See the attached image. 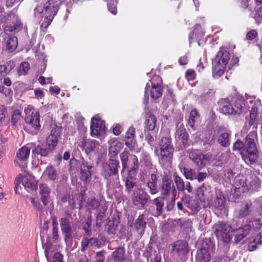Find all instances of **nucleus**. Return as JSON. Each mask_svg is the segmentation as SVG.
<instances>
[{"label": "nucleus", "mask_w": 262, "mask_h": 262, "mask_svg": "<svg viewBox=\"0 0 262 262\" xmlns=\"http://www.w3.org/2000/svg\"><path fill=\"white\" fill-rule=\"evenodd\" d=\"M258 142L256 131L251 132L246 137L245 143L237 140L233 145V150H241L243 159L247 164H253L258 158L259 153L256 146Z\"/></svg>", "instance_id": "f257e3e1"}, {"label": "nucleus", "mask_w": 262, "mask_h": 262, "mask_svg": "<svg viewBox=\"0 0 262 262\" xmlns=\"http://www.w3.org/2000/svg\"><path fill=\"white\" fill-rule=\"evenodd\" d=\"M159 148H155V152L159 157L161 164L168 166L172 161L174 149L168 133L166 136L162 137L159 142Z\"/></svg>", "instance_id": "f03ea898"}, {"label": "nucleus", "mask_w": 262, "mask_h": 262, "mask_svg": "<svg viewBox=\"0 0 262 262\" xmlns=\"http://www.w3.org/2000/svg\"><path fill=\"white\" fill-rule=\"evenodd\" d=\"M230 58V55L228 49L224 47L221 48L212 62L213 77L218 78L223 75Z\"/></svg>", "instance_id": "7ed1b4c3"}, {"label": "nucleus", "mask_w": 262, "mask_h": 262, "mask_svg": "<svg viewBox=\"0 0 262 262\" xmlns=\"http://www.w3.org/2000/svg\"><path fill=\"white\" fill-rule=\"evenodd\" d=\"M26 116L25 120L28 124V127L32 130L31 133L32 134H37L40 127V116L39 113L34 110L32 106L29 105L27 108L25 110Z\"/></svg>", "instance_id": "20e7f679"}, {"label": "nucleus", "mask_w": 262, "mask_h": 262, "mask_svg": "<svg viewBox=\"0 0 262 262\" xmlns=\"http://www.w3.org/2000/svg\"><path fill=\"white\" fill-rule=\"evenodd\" d=\"M87 207L89 210H98L97 215V224L102 223L104 215L107 209L105 201L101 199H89L86 202Z\"/></svg>", "instance_id": "39448f33"}, {"label": "nucleus", "mask_w": 262, "mask_h": 262, "mask_svg": "<svg viewBox=\"0 0 262 262\" xmlns=\"http://www.w3.org/2000/svg\"><path fill=\"white\" fill-rule=\"evenodd\" d=\"M214 233L219 240L228 243L232 236L231 227L224 223L219 222L214 226Z\"/></svg>", "instance_id": "423d86ee"}, {"label": "nucleus", "mask_w": 262, "mask_h": 262, "mask_svg": "<svg viewBox=\"0 0 262 262\" xmlns=\"http://www.w3.org/2000/svg\"><path fill=\"white\" fill-rule=\"evenodd\" d=\"M213 245L209 239L203 240L196 255V262H209L211 258Z\"/></svg>", "instance_id": "0eeeda50"}, {"label": "nucleus", "mask_w": 262, "mask_h": 262, "mask_svg": "<svg viewBox=\"0 0 262 262\" xmlns=\"http://www.w3.org/2000/svg\"><path fill=\"white\" fill-rule=\"evenodd\" d=\"M21 182H22L24 187L28 192L36 189L37 187L34 176L29 173H27L24 177L19 174L15 181V191L16 193H19L18 187Z\"/></svg>", "instance_id": "6e6552de"}, {"label": "nucleus", "mask_w": 262, "mask_h": 262, "mask_svg": "<svg viewBox=\"0 0 262 262\" xmlns=\"http://www.w3.org/2000/svg\"><path fill=\"white\" fill-rule=\"evenodd\" d=\"M59 223L66 244L67 246L71 247L73 244V230L69 217L61 218Z\"/></svg>", "instance_id": "1a4fd4ad"}, {"label": "nucleus", "mask_w": 262, "mask_h": 262, "mask_svg": "<svg viewBox=\"0 0 262 262\" xmlns=\"http://www.w3.org/2000/svg\"><path fill=\"white\" fill-rule=\"evenodd\" d=\"M149 196L142 189H137L134 191L132 201L138 209H142L147 203Z\"/></svg>", "instance_id": "9d476101"}, {"label": "nucleus", "mask_w": 262, "mask_h": 262, "mask_svg": "<svg viewBox=\"0 0 262 262\" xmlns=\"http://www.w3.org/2000/svg\"><path fill=\"white\" fill-rule=\"evenodd\" d=\"M171 246L172 252L174 255L181 259H183L189 251L188 243L184 241H177L173 243Z\"/></svg>", "instance_id": "9b49d317"}, {"label": "nucleus", "mask_w": 262, "mask_h": 262, "mask_svg": "<svg viewBox=\"0 0 262 262\" xmlns=\"http://www.w3.org/2000/svg\"><path fill=\"white\" fill-rule=\"evenodd\" d=\"M91 134L92 136H102L105 131L104 122L100 119L93 117L91 125Z\"/></svg>", "instance_id": "f8f14e48"}, {"label": "nucleus", "mask_w": 262, "mask_h": 262, "mask_svg": "<svg viewBox=\"0 0 262 262\" xmlns=\"http://www.w3.org/2000/svg\"><path fill=\"white\" fill-rule=\"evenodd\" d=\"M254 208L250 201H245L242 202L239 207L236 209L235 213L239 218L247 217L251 214Z\"/></svg>", "instance_id": "ddd939ff"}, {"label": "nucleus", "mask_w": 262, "mask_h": 262, "mask_svg": "<svg viewBox=\"0 0 262 262\" xmlns=\"http://www.w3.org/2000/svg\"><path fill=\"white\" fill-rule=\"evenodd\" d=\"M51 189L47 184L40 183L39 184V194L40 200L44 206L50 203L51 201Z\"/></svg>", "instance_id": "4468645a"}, {"label": "nucleus", "mask_w": 262, "mask_h": 262, "mask_svg": "<svg viewBox=\"0 0 262 262\" xmlns=\"http://www.w3.org/2000/svg\"><path fill=\"white\" fill-rule=\"evenodd\" d=\"M161 83V79L159 76L154 77L151 81L150 96L152 98L156 99L162 96L163 90Z\"/></svg>", "instance_id": "2eb2a0df"}, {"label": "nucleus", "mask_w": 262, "mask_h": 262, "mask_svg": "<svg viewBox=\"0 0 262 262\" xmlns=\"http://www.w3.org/2000/svg\"><path fill=\"white\" fill-rule=\"evenodd\" d=\"M121 162L122 163L123 168L125 169L128 167L127 162L128 159L132 161L133 165L130 168V170H136L138 168V160L137 157L135 155H129L127 151H124L120 155Z\"/></svg>", "instance_id": "dca6fc26"}, {"label": "nucleus", "mask_w": 262, "mask_h": 262, "mask_svg": "<svg viewBox=\"0 0 262 262\" xmlns=\"http://www.w3.org/2000/svg\"><path fill=\"white\" fill-rule=\"evenodd\" d=\"M188 135L183 126L180 125L176 130L175 139L181 147H186L188 142Z\"/></svg>", "instance_id": "f3484780"}, {"label": "nucleus", "mask_w": 262, "mask_h": 262, "mask_svg": "<svg viewBox=\"0 0 262 262\" xmlns=\"http://www.w3.org/2000/svg\"><path fill=\"white\" fill-rule=\"evenodd\" d=\"M93 166L89 165L86 162H83L80 167V180L84 183H86L91 180L92 169Z\"/></svg>", "instance_id": "a211bd4d"}, {"label": "nucleus", "mask_w": 262, "mask_h": 262, "mask_svg": "<svg viewBox=\"0 0 262 262\" xmlns=\"http://www.w3.org/2000/svg\"><path fill=\"white\" fill-rule=\"evenodd\" d=\"M210 156L208 155H203L192 151L189 154V158L195 163L199 169H202L205 165L204 160L209 159Z\"/></svg>", "instance_id": "6ab92c4d"}, {"label": "nucleus", "mask_w": 262, "mask_h": 262, "mask_svg": "<svg viewBox=\"0 0 262 262\" xmlns=\"http://www.w3.org/2000/svg\"><path fill=\"white\" fill-rule=\"evenodd\" d=\"M219 104L220 110L222 113L226 115H233V112H234V111L233 107H231V100H230L228 98L222 99L219 102ZM237 108L238 107H236L235 109L237 110L236 112L239 111Z\"/></svg>", "instance_id": "aec40b11"}, {"label": "nucleus", "mask_w": 262, "mask_h": 262, "mask_svg": "<svg viewBox=\"0 0 262 262\" xmlns=\"http://www.w3.org/2000/svg\"><path fill=\"white\" fill-rule=\"evenodd\" d=\"M59 128L57 127L53 128L51 131L50 135L47 138L46 144L53 149L57 145L59 137Z\"/></svg>", "instance_id": "412c9836"}, {"label": "nucleus", "mask_w": 262, "mask_h": 262, "mask_svg": "<svg viewBox=\"0 0 262 262\" xmlns=\"http://www.w3.org/2000/svg\"><path fill=\"white\" fill-rule=\"evenodd\" d=\"M226 199L222 192H219L216 194V199L214 202V207L215 210L220 211L219 213H227L226 208L225 207Z\"/></svg>", "instance_id": "4be33fe9"}, {"label": "nucleus", "mask_w": 262, "mask_h": 262, "mask_svg": "<svg viewBox=\"0 0 262 262\" xmlns=\"http://www.w3.org/2000/svg\"><path fill=\"white\" fill-rule=\"evenodd\" d=\"M33 143H29L26 145L23 146L17 151L16 157L20 160L25 161L29 158L30 150L34 147Z\"/></svg>", "instance_id": "5701e85b"}, {"label": "nucleus", "mask_w": 262, "mask_h": 262, "mask_svg": "<svg viewBox=\"0 0 262 262\" xmlns=\"http://www.w3.org/2000/svg\"><path fill=\"white\" fill-rule=\"evenodd\" d=\"M109 147V155L111 157L116 156L121 149L123 147V143L118 141L116 138H112L110 139L108 142Z\"/></svg>", "instance_id": "b1692460"}, {"label": "nucleus", "mask_w": 262, "mask_h": 262, "mask_svg": "<svg viewBox=\"0 0 262 262\" xmlns=\"http://www.w3.org/2000/svg\"><path fill=\"white\" fill-rule=\"evenodd\" d=\"M251 228L250 225H246L236 230L234 234L235 243L237 244L246 237L251 230Z\"/></svg>", "instance_id": "393cba45"}, {"label": "nucleus", "mask_w": 262, "mask_h": 262, "mask_svg": "<svg viewBox=\"0 0 262 262\" xmlns=\"http://www.w3.org/2000/svg\"><path fill=\"white\" fill-rule=\"evenodd\" d=\"M211 191V187L209 185L204 183L198 188L196 190V194L200 201H204L206 199H208V197L210 195Z\"/></svg>", "instance_id": "a878e982"}, {"label": "nucleus", "mask_w": 262, "mask_h": 262, "mask_svg": "<svg viewBox=\"0 0 262 262\" xmlns=\"http://www.w3.org/2000/svg\"><path fill=\"white\" fill-rule=\"evenodd\" d=\"M147 217L146 215L143 213L139 216L136 220L134 226L137 232L140 234H142L146 228Z\"/></svg>", "instance_id": "bb28decb"}, {"label": "nucleus", "mask_w": 262, "mask_h": 262, "mask_svg": "<svg viewBox=\"0 0 262 262\" xmlns=\"http://www.w3.org/2000/svg\"><path fill=\"white\" fill-rule=\"evenodd\" d=\"M245 106V101L244 99L241 98H233L231 99V107L234 109V111H236L235 110L236 107H238V109L239 111L238 112H233V115L240 114L243 111V108Z\"/></svg>", "instance_id": "cd10ccee"}, {"label": "nucleus", "mask_w": 262, "mask_h": 262, "mask_svg": "<svg viewBox=\"0 0 262 262\" xmlns=\"http://www.w3.org/2000/svg\"><path fill=\"white\" fill-rule=\"evenodd\" d=\"M147 185L151 194H155L158 192L157 188V177L155 174L152 173L150 175V178L148 180Z\"/></svg>", "instance_id": "c85d7f7f"}, {"label": "nucleus", "mask_w": 262, "mask_h": 262, "mask_svg": "<svg viewBox=\"0 0 262 262\" xmlns=\"http://www.w3.org/2000/svg\"><path fill=\"white\" fill-rule=\"evenodd\" d=\"M53 149L48 146L47 144L38 145L33 150V152L42 157H47L52 152Z\"/></svg>", "instance_id": "c756f323"}, {"label": "nucleus", "mask_w": 262, "mask_h": 262, "mask_svg": "<svg viewBox=\"0 0 262 262\" xmlns=\"http://www.w3.org/2000/svg\"><path fill=\"white\" fill-rule=\"evenodd\" d=\"M97 244V239L96 238L83 237L81 242V251L84 252L85 250L91 246Z\"/></svg>", "instance_id": "7c9ffc66"}, {"label": "nucleus", "mask_w": 262, "mask_h": 262, "mask_svg": "<svg viewBox=\"0 0 262 262\" xmlns=\"http://www.w3.org/2000/svg\"><path fill=\"white\" fill-rule=\"evenodd\" d=\"M113 258L115 262H122L125 259V250L123 247L117 248L113 253Z\"/></svg>", "instance_id": "2f4dec72"}, {"label": "nucleus", "mask_w": 262, "mask_h": 262, "mask_svg": "<svg viewBox=\"0 0 262 262\" xmlns=\"http://www.w3.org/2000/svg\"><path fill=\"white\" fill-rule=\"evenodd\" d=\"M15 67L13 61H9L6 64L0 65V77H5Z\"/></svg>", "instance_id": "473e14b6"}, {"label": "nucleus", "mask_w": 262, "mask_h": 262, "mask_svg": "<svg viewBox=\"0 0 262 262\" xmlns=\"http://www.w3.org/2000/svg\"><path fill=\"white\" fill-rule=\"evenodd\" d=\"M43 174L50 181H55L58 177L56 169L52 165H49L47 167L43 172Z\"/></svg>", "instance_id": "72a5a7b5"}, {"label": "nucleus", "mask_w": 262, "mask_h": 262, "mask_svg": "<svg viewBox=\"0 0 262 262\" xmlns=\"http://www.w3.org/2000/svg\"><path fill=\"white\" fill-rule=\"evenodd\" d=\"M217 142L221 146L227 147L230 145V134L227 133L221 134L218 137Z\"/></svg>", "instance_id": "f704fd0d"}, {"label": "nucleus", "mask_w": 262, "mask_h": 262, "mask_svg": "<svg viewBox=\"0 0 262 262\" xmlns=\"http://www.w3.org/2000/svg\"><path fill=\"white\" fill-rule=\"evenodd\" d=\"M161 193L163 195H168L171 190V183L169 181L167 177H164L163 179L162 183L161 186Z\"/></svg>", "instance_id": "c9c22d12"}, {"label": "nucleus", "mask_w": 262, "mask_h": 262, "mask_svg": "<svg viewBox=\"0 0 262 262\" xmlns=\"http://www.w3.org/2000/svg\"><path fill=\"white\" fill-rule=\"evenodd\" d=\"M173 178L176 184L177 189L179 191L184 192L185 184L183 180L179 176L177 172H174L173 174Z\"/></svg>", "instance_id": "e433bc0d"}, {"label": "nucleus", "mask_w": 262, "mask_h": 262, "mask_svg": "<svg viewBox=\"0 0 262 262\" xmlns=\"http://www.w3.org/2000/svg\"><path fill=\"white\" fill-rule=\"evenodd\" d=\"M119 161L115 160H111L108 162V174L109 176L114 175L118 172V166Z\"/></svg>", "instance_id": "4c0bfd02"}, {"label": "nucleus", "mask_w": 262, "mask_h": 262, "mask_svg": "<svg viewBox=\"0 0 262 262\" xmlns=\"http://www.w3.org/2000/svg\"><path fill=\"white\" fill-rule=\"evenodd\" d=\"M17 46V39L16 37H12L9 38L6 42V49L9 52H12L14 51Z\"/></svg>", "instance_id": "58836bf2"}, {"label": "nucleus", "mask_w": 262, "mask_h": 262, "mask_svg": "<svg viewBox=\"0 0 262 262\" xmlns=\"http://www.w3.org/2000/svg\"><path fill=\"white\" fill-rule=\"evenodd\" d=\"M260 234L257 235V237L249 243L248 250L249 251H253L258 248V245H262V241L260 240Z\"/></svg>", "instance_id": "ea45409f"}, {"label": "nucleus", "mask_w": 262, "mask_h": 262, "mask_svg": "<svg viewBox=\"0 0 262 262\" xmlns=\"http://www.w3.org/2000/svg\"><path fill=\"white\" fill-rule=\"evenodd\" d=\"M153 201L156 207L157 214V215H160L163 211L164 200L161 198H157Z\"/></svg>", "instance_id": "a19ab883"}, {"label": "nucleus", "mask_w": 262, "mask_h": 262, "mask_svg": "<svg viewBox=\"0 0 262 262\" xmlns=\"http://www.w3.org/2000/svg\"><path fill=\"white\" fill-rule=\"evenodd\" d=\"M157 120L153 115H150L146 119V128L148 130H153L156 126Z\"/></svg>", "instance_id": "79ce46f5"}, {"label": "nucleus", "mask_w": 262, "mask_h": 262, "mask_svg": "<svg viewBox=\"0 0 262 262\" xmlns=\"http://www.w3.org/2000/svg\"><path fill=\"white\" fill-rule=\"evenodd\" d=\"M84 146L86 147L85 151L87 153H90L99 146V142L92 140L85 142Z\"/></svg>", "instance_id": "37998d69"}, {"label": "nucleus", "mask_w": 262, "mask_h": 262, "mask_svg": "<svg viewBox=\"0 0 262 262\" xmlns=\"http://www.w3.org/2000/svg\"><path fill=\"white\" fill-rule=\"evenodd\" d=\"M198 117V113L196 109H194L190 112L188 123L192 128H194L195 120Z\"/></svg>", "instance_id": "c03bdc74"}, {"label": "nucleus", "mask_w": 262, "mask_h": 262, "mask_svg": "<svg viewBox=\"0 0 262 262\" xmlns=\"http://www.w3.org/2000/svg\"><path fill=\"white\" fill-rule=\"evenodd\" d=\"M136 185V182L132 177H127L125 180V187L126 191L130 193Z\"/></svg>", "instance_id": "a18cd8bd"}, {"label": "nucleus", "mask_w": 262, "mask_h": 262, "mask_svg": "<svg viewBox=\"0 0 262 262\" xmlns=\"http://www.w3.org/2000/svg\"><path fill=\"white\" fill-rule=\"evenodd\" d=\"M21 118V112L18 110H15L13 111L11 116L10 122L12 125H15Z\"/></svg>", "instance_id": "49530a36"}, {"label": "nucleus", "mask_w": 262, "mask_h": 262, "mask_svg": "<svg viewBox=\"0 0 262 262\" xmlns=\"http://www.w3.org/2000/svg\"><path fill=\"white\" fill-rule=\"evenodd\" d=\"M6 109L4 105L0 106V124L7 125L9 121H5Z\"/></svg>", "instance_id": "de8ad7c7"}, {"label": "nucleus", "mask_w": 262, "mask_h": 262, "mask_svg": "<svg viewBox=\"0 0 262 262\" xmlns=\"http://www.w3.org/2000/svg\"><path fill=\"white\" fill-rule=\"evenodd\" d=\"M251 103H253L251 107L250 114L257 115L258 110L261 105V102L259 100L257 99L254 101H250Z\"/></svg>", "instance_id": "09e8293b"}, {"label": "nucleus", "mask_w": 262, "mask_h": 262, "mask_svg": "<svg viewBox=\"0 0 262 262\" xmlns=\"http://www.w3.org/2000/svg\"><path fill=\"white\" fill-rule=\"evenodd\" d=\"M261 181L257 177H255L250 185V189L253 191H258L260 187Z\"/></svg>", "instance_id": "8fccbe9b"}, {"label": "nucleus", "mask_w": 262, "mask_h": 262, "mask_svg": "<svg viewBox=\"0 0 262 262\" xmlns=\"http://www.w3.org/2000/svg\"><path fill=\"white\" fill-rule=\"evenodd\" d=\"M30 68L29 63L27 62H22L19 66V75H25Z\"/></svg>", "instance_id": "3c124183"}, {"label": "nucleus", "mask_w": 262, "mask_h": 262, "mask_svg": "<svg viewBox=\"0 0 262 262\" xmlns=\"http://www.w3.org/2000/svg\"><path fill=\"white\" fill-rule=\"evenodd\" d=\"M117 2L116 0H112L108 3V9L113 14H117Z\"/></svg>", "instance_id": "603ef678"}, {"label": "nucleus", "mask_w": 262, "mask_h": 262, "mask_svg": "<svg viewBox=\"0 0 262 262\" xmlns=\"http://www.w3.org/2000/svg\"><path fill=\"white\" fill-rule=\"evenodd\" d=\"M184 175L185 178L187 180H193L195 179V177L193 176V172L191 169L183 168Z\"/></svg>", "instance_id": "864d4df0"}, {"label": "nucleus", "mask_w": 262, "mask_h": 262, "mask_svg": "<svg viewBox=\"0 0 262 262\" xmlns=\"http://www.w3.org/2000/svg\"><path fill=\"white\" fill-rule=\"evenodd\" d=\"M53 238L55 240L58 239L59 237L58 224L56 222H53Z\"/></svg>", "instance_id": "5fc2aeb1"}, {"label": "nucleus", "mask_w": 262, "mask_h": 262, "mask_svg": "<svg viewBox=\"0 0 262 262\" xmlns=\"http://www.w3.org/2000/svg\"><path fill=\"white\" fill-rule=\"evenodd\" d=\"M196 76L195 72L194 70L188 69L185 73V77L188 80H192L195 79Z\"/></svg>", "instance_id": "6e6d98bb"}, {"label": "nucleus", "mask_w": 262, "mask_h": 262, "mask_svg": "<svg viewBox=\"0 0 262 262\" xmlns=\"http://www.w3.org/2000/svg\"><path fill=\"white\" fill-rule=\"evenodd\" d=\"M125 145L130 149H133L136 145L135 138H125Z\"/></svg>", "instance_id": "4d7b16f0"}, {"label": "nucleus", "mask_w": 262, "mask_h": 262, "mask_svg": "<svg viewBox=\"0 0 262 262\" xmlns=\"http://www.w3.org/2000/svg\"><path fill=\"white\" fill-rule=\"evenodd\" d=\"M208 177L206 172H199L196 177H195V179H197L199 183L204 181Z\"/></svg>", "instance_id": "13d9d810"}, {"label": "nucleus", "mask_w": 262, "mask_h": 262, "mask_svg": "<svg viewBox=\"0 0 262 262\" xmlns=\"http://www.w3.org/2000/svg\"><path fill=\"white\" fill-rule=\"evenodd\" d=\"M255 120L253 119H251L249 118L248 123L246 124L245 128H246L247 130L250 129V127L252 126V128L254 129H256L257 128V124L255 123Z\"/></svg>", "instance_id": "bf43d9fd"}, {"label": "nucleus", "mask_w": 262, "mask_h": 262, "mask_svg": "<svg viewBox=\"0 0 262 262\" xmlns=\"http://www.w3.org/2000/svg\"><path fill=\"white\" fill-rule=\"evenodd\" d=\"M29 199L36 209L38 210L41 209V205L38 201H36L34 198L32 196H30Z\"/></svg>", "instance_id": "052dcab7"}, {"label": "nucleus", "mask_w": 262, "mask_h": 262, "mask_svg": "<svg viewBox=\"0 0 262 262\" xmlns=\"http://www.w3.org/2000/svg\"><path fill=\"white\" fill-rule=\"evenodd\" d=\"M135 129L133 127H130L127 131L125 138H130L135 137Z\"/></svg>", "instance_id": "680f3d73"}, {"label": "nucleus", "mask_w": 262, "mask_h": 262, "mask_svg": "<svg viewBox=\"0 0 262 262\" xmlns=\"http://www.w3.org/2000/svg\"><path fill=\"white\" fill-rule=\"evenodd\" d=\"M83 230L87 235L90 234L91 230V222L89 220L85 221V225L83 227Z\"/></svg>", "instance_id": "e2e57ef3"}, {"label": "nucleus", "mask_w": 262, "mask_h": 262, "mask_svg": "<svg viewBox=\"0 0 262 262\" xmlns=\"http://www.w3.org/2000/svg\"><path fill=\"white\" fill-rule=\"evenodd\" d=\"M257 34V32L255 30H252L247 33L246 38L249 40H253L256 37Z\"/></svg>", "instance_id": "0e129e2a"}, {"label": "nucleus", "mask_w": 262, "mask_h": 262, "mask_svg": "<svg viewBox=\"0 0 262 262\" xmlns=\"http://www.w3.org/2000/svg\"><path fill=\"white\" fill-rule=\"evenodd\" d=\"M262 225V219H257L254 220L252 222V226L255 228L258 229H259Z\"/></svg>", "instance_id": "69168bd1"}, {"label": "nucleus", "mask_w": 262, "mask_h": 262, "mask_svg": "<svg viewBox=\"0 0 262 262\" xmlns=\"http://www.w3.org/2000/svg\"><path fill=\"white\" fill-rule=\"evenodd\" d=\"M145 139L147 141V142L151 144L154 141V137L153 136L151 135V134L149 132H147L145 133Z\"/></svg>", "instance_id": "338daca9"}, {"label": "nucleus", "mask_w": 262, "mask_h": 262, "mask_svg": "<svg viewBox=\"0 0 262 262\" xmlns=\"http://www.w3.org/2000/svg\"><path fill=\"white\" fill-rule=\"evenodd\" d=\"M113 133L115 135H119L122 132L121 126L119 125H117L115 127L113 128Z\"/></svg>", "instance_id": "774afa93"}]
</instances>
